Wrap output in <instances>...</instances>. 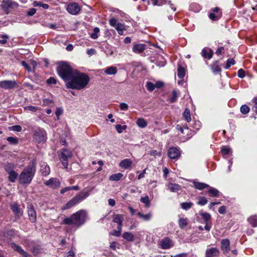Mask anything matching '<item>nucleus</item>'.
<instances>
[{
    "label": "nucleus",
    "instance_id": "obj_1",
    "mask_svg": "<svg viewBox=\"0 0 257 257\" xmlns=\"http://www.w3.org/2000/svg\"><path fill=\"white\" fill-rule=\"evenodd\" d=\"M89 80V77L87 74L76 70L69 81L66 83V86L68 88L81 90L86 86Z\"/></svg>",
    "mask_w": 257,
    "mask_h": 257
},
{
    "label": "nucleus",
    "instance_id": "obj_2",
    "mask_svg": "<svg viewBox=\"0 0 257 257\" xmlns=\"http://www.w3.org/2000/svg\"><path fill=\"white\" fill-rule=\"evenodd\" d=\"M87 217V213L84 210H80L72 214L69 217L63 219L62 224L79 227L84 223Z\"/></svg>",
    "mask_w": 257,
    "mask_h": 257
},
{
    "label": "nucleus",
    "instance_id": "obj_3",
    "mask_svg": "<svg viewBox=\"0 0 257 257\" xmlns=\"http://www.w3.org/2000/svg\"><path fill=\"white\" fill-rule=\"evenodd\" d=\"M36 161L32 160L21 172L19 176V181L21 184H29L31 182L36 173Z\"/></svg>",
    "mask_w": 257,
    "mask_h": 257
},
{
    "label": "nucleus",
    "instance_id": "obj_4",
    "mask_svg": "<svg viewBox=\"0 0 257 257\" xmlns=\"http://www.w3.org/2000/svg\"><path fill=\"white\" fill-rule=\"evenodd\" d=\"M76 71L64 62L59 63L57 67L58 75L66 82L69 81Z\"/></svg>",
    "mask_w": 257,
    "mask_h": 257
},
{
    "label": "nucleus",
    "instance_id": "obj_5",
    "mask_svg": "<svg viewBox=\"0 0 257 257\" xmlns=\"http://www.w3.org/2000/svg\"><path fill=\"white\" fill-rule=\"evenodd\" d=\"M89 195V191H82L78 195H76L70 200H69L63 207V209L66 210L71 208V207L80 203L84 199L86 198Z\"/></svg>",
    "mask_w": 257,
    "mask_h": 257
},
{
    "label": "nucleus",
    "instance_id": "obj_6",
    "mask_svg": "<svg viewBox=\"0 0 257 257\" xmlns=\"http://www.w3.org/2000/svg\"><path fill=\"white\" fill-rule=\"evenodd\" d=\"M89 195V191H82L78 195H76L70 200H69L63 207V209L66 210L71 208V207L80 203L84 199L86 198Z\"/></svg>",
    "mask_w": 257,
    "mask_h": 257
},
{
    "label": "nucleus",
    "instance_id": "obj_7",
    "mask_svg": "<svg viewBox=\"0 0 257 257\" xmlns=\"http://www.w3.org/2000/svg\"><path fill=\"white\" fill-rule=\"evenodd\" d=\"M33 138L38 143L45 142L47 139V133L44 129L38 128L34 130Z\"/></svg>",
    "mask_w": 257,
    "mask_h": 257
},
{
    "label": "nucleus",
    "instance_id": "obj_8",
    "mask_svg": "<svg viewBox=\"0 0 257 257\" xmlns=\"http://www.w3.org/2000/svg\"><path fill=\"white\" fill-rule=\"evenodd\" d=\"M109 25L114 27L117 31L119 35L123 34V31L125 30V27L124 24L118 23L117 20L115 18H111L109 20Z\"/></svg>",
    "mask_w": 257,
    "mask_h": 257
},
{
    "label": "nucleus",
    "instance_id": "obj_9",
    "mask_svg": "<svg viewBox=\"0 0 257 257\" xmlns=\"http://www.w3.org/2000/svg\"><path fill=\"white\" fill-rule=\"evenodd\" d=\"M72 157L71 152L68 149H63L61 154L59 155L60 160L61 161L62 165L67 168L68 166V159Z\"/></svg>",
    "mask_w": 257,
    "mask_h": 257
},
{
    "label": "nucleus",
    "instance_id": "obj_10",
    "mask_svg": "<svg viewBox=\"0 0 257 257\" xmlns=\"http://www.w3.org/2000/svg\"><path fill=\"white\" fill-rule=\"evenodd\" d=\"M17 82L15 80H4L0 81V87L5 89H11L14 88Z\"/></svg>",
    "mask_w": 257,
    "mask_h": 257
},
{
    "label": "nucleus",
    "instance_id": "obj_11",
    "mask_svg": "<svg viewBox=\"0 0 257 257\" xmlns=\"http://www.w3.org/2000/svg\"><path fill=\"white\" fill-rule=\"evenodd\" d=\"M180 151L177 147H171L169 149L168 155L171 159H178L180 156Z\"/></svg>",
    "mask_w": 257,
    "mask_h": 257
},
{
    "label": "nucleus",
    "instance_id": "obj_12",
    "mask_svg": "<svg viewBox=\"0 0 257 257\" xmlns=\"http://www.w3.org/2000/svg\"><path fill=\"white\" fill-rule=\"evenodd\" d=\"M27 209L29 219L32 222H35L36 221L37 215L33 205L31 204H28Z\"/></svg>",
    "mask_w": 257,
    "mask_h": 257
},
{
    "label": "nucleus",
    "instance_id": "obj_13",
    "mask_svg": "<svg viewBox=\"0 0 257 257\" xmlns=\"http://www.w3.org/2000/svg\"><path fill=\"white\" fill-rule=\"evenodd\" d=\"M44 184L50 188L56 189L60 186V182L56 178H51L44 182Z\"/></svg>",
    "mask_w": 257,
    "mask_h": 257
},
{
    "label": "nucleus",
    "instance_id": "obj_14",
    "mask_svg": "<svg viewBox=\"0 0 257 257\" xmlns=\"http://www.w3.org/2000/svg\"><path fill=\"white\" fill-rule=\"evenodd\" d=\"M11 210L14 213L16 217L20 218L23 215V211L20 208V206L17 202H12L10 204Z\"/></svg>",
    "mask_w": 257,
    "mask_h": 257
},
{
    "label": "nucleus",
    "instance_id": "obj_15",
    "mask_svg": "<svg viewBox=\"0 0 257 257\" xmlns=\"http://www.w3.org/2000/svg\"><path fill=\"white\" fill-rule=\"evenodd\" d=\"M68 12L72 15H76L80 11V9L79 5L76 3L69 4L66 8Z\"/></svg>",
    "mask_w": 257,
    "mask_h": 257
},
{
    "label": "nucleus",
    "instance_id": "obj_16",
    "mask_svg": "<svg viewBox=\"0 0 257 257\" xmlns=\"http://www.w3.org/2000/svg\"><path fill=\"white\" fill-rule=\"evenodd\" d=\"M17 5V4L12 0H3L2 7L5 11L7 12L10 9L13 8ZM7 13L8 14V12H7Z\"/></svg>",
    "mask_w": 257,
    "mask_h": 257
},
{
    "label": "nucleus",
    "instance_id": "obj_17",
    "mask_svg": "<svg viewBox=\"0 0 257 257\" xmlns=\"http://www.w3.org/2000/svg\"><path fill=\"white\" fill-rule=\"evenodd\" d=\"M219 250L217 247L207 248L205 251V257H218Z\"/></svg>",
    "mask_w": 257,
    "mask_h": 257
},
{
    "label": "nucleus",
    "instance_id": "obj_18",
    "mask_svg": "<svg viewBox=\"0 0 257 257\" xmlns=\"http://www.w3.org/2000/svg\"><path fill=\"white\" fill-rule=\"evenodd\" d=\"M230 241L228 239H223L221 241V249L224 254L228 253L230 251Z\"/></svg>",
    "mask_w": 257,
    "mask_h": 257
},
{
    "label": "nucleus",
    "instance_id": "obj_19",
    "mask_svg": "<svg viewBox=\"0 0 257 257\" xmlns=\"http://www.w3.org/2000/svg\"><path fill=\"white\" fill-rule=\"evenodd\" d=\"M11 245L13 249L19 252L21 255H22L23 257H29V254L25 251L24 250L22 249V248L20 245L14 242H12L11 244Z\"/></svg>",
    "mask_w": 257,
    "mask_h": 257
},
{
    "label": "nucleus",
    "instance_id": "obj_20",
    "mask_svg": "<svg viewBox=\"0 0 257 257\" xmlns=\"http://www.w3.org/2000/svg\"><path fill=\"white\" fill-rule=\"evenodd\" d=\"M147 46L145 44H134L132 50L136 54L142 53L146 49Z\"/></svg>",
    "mask_w": 257,
    "mask_h": 257
},
{
    "label": "nucleus",
    "instance_id": "obj_21",
    "mask_svg": "<svg viewBox=\"0 0 257 257\" xmlns=\"http://www.w3.org/2000/svg\"><path fill=\"white\" fill-rule=\"evenodd\" d=\"M40 172L44 176H47L50 173V169L49 166L45 162L41 164L40 166Z\"/></svg>",
    "mask_w": 257,
    "mask_h": 257
},
{
    "label": "nucleus",
    "instance_id": "obj_22",
    "mask_svg": "<svg viewBox=\"0 0 257 257\" xmlns=\"http://www.w3.org/2000/svg\"><path fill=\"white\" fill-rule=\"evenodd\" d=\"M132 161L129 159H125L122 160L119 164V167L124 169H128L132 164Z\"/></svg>",
    "mask_w": 257,
    "mask_h": 257
},
{
    "label": "nucleus",
    "instance_id": "obj_23",
    "mask_svg": "<svg viewBox=\"0 0 257 257\" xmlns=\"http://www.w3.org/2000/svg\"><path fill=\"white\" fill-rule=\"evenodd\" d=\"M211 69L214 74H217L220 73L221 69L219 66L218 61H215L211 65Z\"/></svg>",
    "mask_w": 257,
    "mask_h": 257
},
{
    "label": "nucleus",
    "instance_id": "obj_24",
    "mask_svg": "<svg viewBox=\"0 0 257 257\" xmlns=\"http://www.w3.org/2000/svg\"><path fill=\"white\" fill-rule=\"evenodd\" d=\"M161 246L163 249H168L170 248L172 245V240L167 237L161 240Z\"/></svg>",
    "mask_w": 257,
    "mask_h": 257
},
{
    "label": "nucleus",
    "instance_id": "obj_25",
    "mask_svg": "<svg viewBox=\"0 0 257 257\" xmlns=\"http://www.w3.org/2000/svg\"><path fill=\"white\" fill-rule=\"evenodd\" d=\"M193 184L194 186V187L198 190H202L205 188H208L209 187V185L205 184L204 183H201L199 182H195L194 181L193 182Z\"/></svg>",
    "mask_w": 257,
    "mask_h": 257
},
{
    "label": "nucleus",
    "instance_id": "obj_26",
    "mask_svg": "<svg viewBox=\"0 0 257 257\" xmlns=\"http://www.w3.org/2000/svg\"><path fill=\"white\" fill-rule=\"evenodd\" d=\"M178 224L179 227L184 229L188 224V220L187 218H180L178 220Z\"/></svg>",
    "mask_w": 257,
    "mask_h": 257
},
{
    "label": "nucleus",
    "instance_id": "obj_27",
    "mask_svg": "<svg viewBox=\"0 0 257 257\" xmlns=\"http://www.w3.org/2000/svg\"><path fill=\"white\" fill-rule=\"evenodd\" d=\"M208 188L209 190L207 191V193L209 194V196L216 197L218 196L219 192L217 189L210 186Z\"/></svg>",
    "mask_w": 257,
    "mask_h": 257
},
{
    "label": "nucleus",
    "instance_id": "obj_28",
    "mask_svg": "<svg viewBox=\"0 0 257 257\" xmlns=\"http://www.w3.org/2000/svg\"><path fill=\"white\" fill-rule=\"evenodd\" d=\"M117 70L114 66H110L106 68L104 72L107 75H114L117 73Z\"/></svg>",
    "mask_w": 257,
    "mask_h": 257
},
{
    "label": "nucleus",
    "instance_id": "obj_29",
    "mask_svg": "<svg viewBox=\"0 0 257 257\" xmlns=\"http://www.w3.org/2000/svg\"><path fill=\"white\" fill-rule=\"evenodd\" d=\"M202 55L205 58H207L208 59H210L212 57L213 55V51L211 49L209 50V52H207V50L206 49H203L202 50Z\"/></svg>",
    "mask_w": 257,
    "mask_h": 257
},
{
    "label": "nucleus",
    "instance_id": "obj_30",
    "mask_svg": "<svg viewBox=\"0 0 257 257\" xmlns=\"http://www.w3.org/2000/svg\"><path fill=\"white\" fill-rule=\"evenodd\" d=\"M168 187L172 192H177L181 189V186L177 184L170 183Z\"/></svg>",
    "mask_w": 257,
    "mask_h": 257
},
{
    "label": "nucleus",
    "instance_id": "obj_31",
    "mask_svg": "<svg viewBox=\"0 0 257 257\" xmlns=\"http://www.w3.org/2000/svg\"><path fill=\"white\" fill-rule=\"evenodd\" d=\"M248 221L253 227H257V215L250 216L248 218Z\"/></svg>",
    "mask_w": 257,
    "mask_h": 257
},
{
    "label": "nucleus",
    "instance_id": "obj_32",
    "mask_svg": "<svg viewBox=\"0 0 257 257\" xmlns=\"http://www.w3.org/2000/svg\"><path fill=\"white\" fill-rule=\"evenodd\" d=\"M138 216L143 219L145 221H149L152 218V214L151 213L149 212L146 214H143L141 212H139L137 213Z\"/></svg>",
    "mask_w": 257,
    "mask_h": 257
},
{
    "label": "nucleus",
    "instance_id": "obj_33",
    "mask_svg": "<svg viewBox=\"0 0 257 257\" xmlns=\"http://www.w3.org/2000/svg\"><path fill=\"white\" fill-rule=\"evenodd\" d=\"M185 75V69L178 64L177 76L179 78H183Z\"/></svg>",
    "mask_w": 257,
    "mask_h": 257
},
{
    "label": "nucleus",
    "instance_id": "obj_34",
    "mask_svg": "<svg viewBox=\"0 0 257 257\" xmlns=\"http://www.w3.org/2000/svg\"><path fill=\"white\" fill-rule=\"evenodd\" d=\"M124 239L129 241H132L134 240V236L131 232H125L122 234Z\"/></svg>",
    "mask_w": 257,
    "mask_h": 257
},
{
    "label": "nucleus",
    "instance_id": "obj_35",
    "mask_svg": "<svg viewBox=\"0 0 257 257\" xmlns=\"http://www.w3.org/2000/svg\"><path fill=\"white\" fill-rule=\"evenodd\" d=\"M136 123L137 125L141 128H144L147 126V122L145 119L139 118L137 120Z\"/></svg>",
    "mask_w": 257,
    "mask_h": 257
},
{
    "label": "nucleus",
    "instance_id": "obj_36",
    "mask_svg": "<svg viewBox=\"0 0 257 257\" xmlns=\"http://www.w3.org/2000/svg\"><path fill=\"white\" fill-rule=\"evenodd\" d=\"M123 174L120 173L114 174L109 177V180L110 181H117L120 180Z\"/></svg>",
    "mask_w": 257,
    "mask_h": 257
},
{
    "label": "nucleus",
    "instance_id": "obj_37",
    "mask_svg": "<svg viewBox=\"0 0 257 257\" xmlns=\"http://www.w3.org/2000/svg\"><path fill=\"white\" fill-rule=\"evenodd\" d=\"M193 206V203L191 202H185L181 204V207L182 209L187 210L191 208Z\"/></svg>",
    "mask_w": 257,
    "mask_h": 257
},
{
    "label": "nucleus",
    "instance_id": "obj_38",
    "mask_svg": "<svg viewBox=\"0 0 257 257\" xmlns=\"http://www.w3.org/2000/svg\"><path fill=\"white\" fill-rule=\"evenodd\" d=\"M113 222L117 224H121L123 221V217L121 214H116L113 216Z\"/></svg>",
    "mask_w": 257,
    "mask_h": 257
},
{
    "label": "nucleus",
    "instance_id": "obj_39",
    "mask_svg": "<svg viewBox=\"0 0 257 257\" xmlns=\"http://www.w3.org/2000/svg\"><path fill=\"white\" fill-rule=\"evenodd\" d=\"M9 180L11 182H15L18 177V174L15 171L9 173Z\"/></svg>",
    "mask_w": 257,
    "mask_h": 257
},
{
    "label": "nucleus",
    "instance_id": "obj_40",
    "mask_svg": "<svg viewBox=\"0 0 257 257\" xmlns=\"http://www.w3.org/2000/svg\"><path fill=\"white\" fill-rule=\"evenodd\" d=\"M183 117L187 122H190L191 120L190 111L189 109L186 108L183 113Z\"/></svg>",
    "mask_w": 257,
    "mask_h": 257
},
{
    "label": "nucleus",
    "instance_id": "obj_41",
    "mask_svg": "<svg viewBox=\"0 0 257 257\" xmlns=\"http://www.w3.org/2000/svg\"><path fill=\"white\" fill-rule=\"evenodd\" d=\"M208 202V200L205 197L200 196L198 197V201L197 203L199 205H204Z\"/></svg>",
    "mask_w": 257,
    "mask_h": 257
},
{
    "label": "nucleus",
    "instance_id": "obj_42",
    "mask_svg": "<svg viewBox=\"0 0 257 257\" xmlns=\"http://www.w3.org/2000/svg\"><path fill=\"white\" fill-rule=\"evenodd\" d=\"M141 201L145 204V206L146 207L148 208L150 206V201L149 200V198L148 196H146L144 197H142L140 199Z\"/></svg>",
    "mask_w": 257,
    "mask_h": 257
},
{
    "label": "nucleus",
    "instance_id": "obj_43",
    "mask_svg": "<svg viewBox=\"0 0 257 257\" xmlns=\"http://www.w3.org/2000/svg\"><path fill=\"white\" fill-rule=\"evenodd\" d=\"M154 6H161L167 4L166 0H151Z\"/></svg>",
    "mask_w": 257,
    "mask_h": 257
},
{
    "label": "nucleus",
    "instance_id": "obj_44",
    "mask_svg": "<svg viewBox=\"0 0 257 257\" xmlns=\"http://www.w3.org/2000/svg\"><path fill=\"white\" fill-rule=\"evenodd\" d=\"M33 5L35 7H41L44 9H47L49 8V5L47 4H43L40 2L34 1L33 2Z\"/></svg>",
    "mask_w": 257,
    "mask_h": 257
},
{
    "label": "nucleus",
    "instance_id": "obj_45",
    "mask_svg": "<svg viewBox=\"0 0 257 257\" xmlns=\"http://www.w3.org/2000/svg\"><path fill=\"white\" fill-rule=\"evenodd\" d=\"M178 97V92L176 90H174L172 92V96L170 98V101L172 103L175 102Z\"/></svg>",
    "mask_w": 257,
    "mask_h": 257
},
{
    "label": "nucleus",
    "instance_id": "obj_46",
    "mask_svg": "<svg viewBox=\"0 0 257 257\" xmlns=\"http://www.w3.org/2000/svg\"><path fill=\"white\" fill-rule=\"evenodd\" d=\"M200 215L206 223H207L211 218V215L208 213L201 212Z\"/></svg>",
    "mask_w": 257,
    "mask_h": 257
},
{
    "label": "nucleus",
    "instance_id": "obj_47",
    "mask_svg": "<svg viewBox=\"0 0 257 257\" xmlns=\"http://www.w3.org/2000/svg\"><path fill=\"white\" fill-rule=\"evenodd\" d=\"M39 109V107L37 106H34L32 105H29L24 107V110L26 111H30L31 112H36Z\"/></svg>",
    "mask_w": 257,
    "mask_h": 257
},
{
    "label": "nucleus",
    "instance_id": "obj_48",
    "mask_svg": "<svg viewBox=\"0 0 257 257\" xmlns=\"http://www.w3.org/2000/svg\"><path fill=\"white\" fill-rule=\"evenodd\" d=\"M240 110L242 113L246 114L249 112L250 109L247 105L244 104L240 107Z\"/></svg>",
    "mask_w": 257,
    "mask_h": 257
},
{
    "label": "nucleus",
    "instance_id": "obj_49",
    "mask_svg": "<svg viewBox=\"0 0 257 257\" xmlns=\"http://www.w3.org/2000/svg\"><path fill=\"white\" fill-rule=\"evenodd\" d=\"M0 38H2V40H0V44L4 45L7 42V40L9 39V36L7 34H3L0 35Z\"/></svg>",
    "mask_w": 257,
    "mask_h": 257
},
{
    "label": "nucleus",
    "instance_id": "obj_50",
    "mask_svg": "<svg viewBox=\"0 0 257 257\" xmlns=\"http://www.w3.org/2000/svg\"><path fill=\"white\" fill-rule=\"evenodd\" d=\"M7 140L12 145H16L18 143V139L17 138L9 137Z\"/></svg>",
    "mask_w": 257,
    "mask_h": 257
},
{
    "label": "nucleus",
    "instance_id": "obj_51",
    "mask_svg": "<svg viewBox=\"0 0 257 257\" xmlns=\"http://www.w3.org/2000/svg\"><path fill=\"white\" fill-rule=\"evenodd\" d=\"M99 32V29L97 27H95L93 29V32L91 33L90 37L93 39H96L98 38L97 34Z\"/></svg>",
    "mask_w": 257,
    "mask_h": 257
},
{
    "label": "nucleus",
    "instance_id": "obj_52",
    "mask_svg": "<svg viewBox=\"0 0 257 257\" xmlns=\"http://www.w3.org/2000/svg\"><path fill=\"white\" fill-rule=\"evenodd\" d=\"M5 234L10 237L14 236L16 234V230L13 229L7 230L5 231Z\"/></svg>",
    "mask_w": 257,
    "mask_h": 257
},
{
    "label": "nucleus",
    "instance_id": "obj_53",
    "mask_svg": "<svg viewBox=\"0 0 257 257\" xmlns=\"http://www.w3.org/2000/svg\"><path fill=\"white\" fill-rule=\"evenodd\" d=\"M147 89L150 91H153L155 89V85L152 82H147L146 83Z\"/></svg>",
    "mask_w": 257,
    "mask_h": 257
},
{
    "label": "nucleus",
    "instance_id": "obj_54",
    "mask_svg": "<svg viewBox=\"0 0 257 257\" xmlns=\"http://www.w3.org/2000/svg\"><path fill=\"white\" fill-rule=\"evenodd\" d=\"M221 152L222 154L224 155H228L231 151V149L228 147H224L221 148Z\"/></svg>",
    "mask_w": 257,
    "mask_h": 257
},
{
    "label": "nucleus",
    "instance_id": "obj_55",
    "mask_svg": "<svg viewBox=\"0 0 257 257\" xmlns=\"http://www.w3.org/2000/svg\"><path fill=\"white\" fill-rule=\"evenodd\" d=\"M220 17H221L220 14H217V15H215L214 13H210L209 15V18L211 20H213V21L218 20Z\"/></svg>",
    "mask_w": 257,
    "mask_h": 257
},
{
    "label": "nucleus",
    "instance_id": "obj_56",
    "mask_svg": "<svg viewBox=\"0 0 257 257\" xmlns=\"http://www.w3.org/2000/svg\"><path fill=\"white\" fill-rule=\"evenodd\" d=\"M235 64V61L233 59H228L226 62V64L225 68L228 69L231 65Z\"/></svg>",
    "mask_w": 257,
    "mask_h": 257
},
{
    "label": "nucleus",
    "instance_id": "obj_57",
    "mask_svg": "<svg viewBox=\"0 0 257 257\" xmlns=\"http://www.w3.org/2000/svg\"><path fill=\"white\" fill-rule=\"evenodd\" d=\"M5 169L6 172L9 173L11 172L14 171L13 169V165L12 164H8L5 166Z\"/></svg>",
    "mask_w": 257,
    "mask_h": 257
},
{
    "label": "nucleus",
    "instance_id": "obj_58",
    "mask_svg": "<svg viewBox=\"0 0 257 257\" xmlns=\"http://www.w3.org/2000/svg\"><path fill=\"white\" fill-rule=\"evenodd\" d=\"M47 83L48 84H55L57 83V80L53 77H51L47 80Z\"/></svg>",
    "mask_w": 257,
    "mask_h": 257
},
{
    "label": "nucleus",
    "instance_id": "obj_59",
    "mask_svg": "<svg viewBox=\"0 0 257 257\" xmlns=\"http://www.w3.org/2000/svg\"><path fill=\"white\" fill-rule=\"evenodd\" d=\"M62 112H63V110L61 108H60V107L57 108L55 113L57 117V119H59V116L62 114Z\"/></svg>",
    "mask_w": 257,
    "mask_h": 257
},
{
    "label": "nucleus",
    "instance_id": "obj_60",
    "mask_svg": "<svg viewBox=\"0 0 257 257\" xmlns=\"http://www.w3.org/2000/svg\"><path fill=\"white\" fill-rule=\"evenodd\" d=\"M237 75L239 78H241L244 77L245 71L242 69H239L237 72Z\"/></svg>",
    "mask_w": 257,
    "mask_h": 257
},
{
    "label": "nucleus",
    "instance_id": "obj_61",
    "mask_svg": "<svg viewBox=\"0 0 257 257\" xmlns=\"http://www.w3.org/2000/svg\"><path fill=\"white\" fill-rule=\"evenodd\" d=\"M23 66H24L26 70H27L28 72L31 71V67L29 66V65L24 61H23L21 63Z\"/></svg>",
    "mask_w": 257,
    "mask_h": 257
},
{
    "label": "nucleus",
    "instance_id": "obj_62",
    "mask_svg": "<svg viewBox=\"0 0 257 257\" xmlns=\"http://www.w3.org/2000/svg\"><path fill=\"white\" fill-rule=\"evenodd\" d=\"M11 128L13 131L18 132H21L22 130V127L19 125H14V126H12Z\"/></svg>",
    "mask_w": 257,
    "mask_h": 257
},
{
    "label": "nucleus",
    "instance_id": "obj_63",
    "mask_svg": "<svg viewBox=\"0 0 257 257\" xmlns=\"http://www.w3.org/2000/svg\"><path fill=\"white\" fill-rule=\"evenodd\" d=\"M109 234L111 235L115 236H119L121 234V233L120 232V231H118L117 230H113V231H111Z\"/></svg>",
    "mask_w": 257,
    "mask_h": 257
},
{
    "label": "nucleus",
    "instance_id": "obj_64",
    "mask_svg": "<svg viewBox=\"0 0 257 257\" xmlns=\"http://www.w3.org/2000/svg\"><path fill=\"white\" fill-rule=\"evenodd\" d=\"M119 107L122 110H126L128 109V105L125 103H120Z\"/></svg>",
    "mask_w": 257,
    "mask_h": 257
}]
</instances>
